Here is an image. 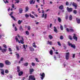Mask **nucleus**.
I'll return each instance as SVG.
<instances>
[{
  "label": "nucleus",
  "instance_id": "f257e3e1",
  "mask_svg": "<svg viewBox=\"0 0 80 80\" xmlns=\"http://www.w3.org/2000/svg\"><path fill=\"white\" fill-rule=\"evenodd\" d=\"M18 38H19L21 39L20 41L21 43L23 44V43H24V42H23L24 40H23V37L22 36H20L19 35H18Z\"/></svg>",
  "mask_w": 80,
  "mask_h": 80
},
{
  "label": "nucleus",
  "instance_id": "f03ea898",
  "mask_svg": "<svg viewBox=\"0 0 80 80\" xmlns=\"http://www.w3.org/2000/svg\"><path fill=\"white\" fill-rule=\"evenodd\" d=\"M68 43L69 46H71L72 48H74V49H75V48H76V46H75V44H72V43H70V42H68Z\"/></svg>",
  "mask_w": 80,
  "mask_h": 80
},
{
  "label": "nucleus",
  "instance_id": "7ed1b4c3",
  "mask_svg": "<svg viewBox=\"0 0 80 80\" xmlns=\"http://www.w3.org/2000/svg\"><path fill=\"white\" fill-rule=\"evenodd\" d=\"M40 76L41 80H43V78H45V73H40Z\"/></svg>",
  "mask_w": 80,
  "mask_h": 80
},
{
  "label": "nucleus",
  "instance_id": "20e7f679",
  "mask_svg": "<svg viewBox=\"0 0 80 80\" xmlns=\"http://www.w3.org/2000/svg\"><path fill=\"white\" fill-rule=\"evenodd\" d=\"M13 12H11V13L9 14V15L11 16V18L14 20V21H17V20H16V18L14 17L13 16H12V15H13Z\"/></svg>",
  "mask_w": 80,
  "mask_h": 80
},
{
  "label": "nucleus",
  "instance_id": "39448f33",
  "mask_svg": "<svg viewBox=\"0 0 80 80\" xmlns=\"http://www.w3.org/2000/svg\"><path fill=\"white\" fill-rule=\"evenodd\" d=\"M28 80H35V78L34 76L30 75L29 76Z\"/></svg>",
  "mask_w": 80,
  "mask_h": 80
},
{
  "label": "nucleus",
  "instance_id": "423d86ee",
  "mask_svg": "<svg viewBox=\"0 0 80 80\" xmlns=\"http://www.w3.org/2000/svg\"><path fill=\"white\" fill-rule=\"evenodd\" d=\"M1 71V75L2 76L4 75H5V72H4V70L2 68L0 69Z\"/></svg>",
  "mask_w": 80,
  "mask_h": 80
},
{
  "label": "nucleus",
  "instance_id": "0eeeda50",
  "mask_svg": "<svg viewBox=\"0 0 80 80\" xmlns=\"http://www.w3.org/2000/svg\"><path fill=\"white\" fill-rule=\"evenodd\" d=\"M69 52H67L66 53L65 58L66 60H68L69 59Z\"/></svg>",
  "mask_w": 80,
  "mask_h": 80
},
{
  "label": "nucleus",
  "instance_id": "6e6552de",
  "mask_svg": "<svg viewBox=\"0 0 80 80\" xmlns=\"http://www.w3.org/2000/svg\"><path fill=\"white\" fill-rule=\"evenodd\" d=\"M66 30L68 32H72L74 31V30L72 28L68 29V28H67L66 29Z\"/></svg>",
  "mask_w": 80,
  "mask_h": 80
},
{
  "label": "nucleus",
  "instance_id": "1a4fd4ad",
  "mask_svg": "<svg viewBox=\"0 0 80 80\" xmlns=\"http://www.w3.org/2000/svg\"><path fill=\"white\" fill-rule=\"evenodd\" d=\"M5 63L6 65H9L11 64V62H10L8 60L5 61Z\"/></svg>",
  "mask_w": 80,
  "mask_h": 80
},
{
  "label": "nucleus",
  "instance_id": "9d476101",
  "mask_svg": "<svg viewBox=\"0 0 80 80\" xmlns=\"http://www.w3.org/2000/svg\"><path fill=\"white\" fill-rule=\"evenodd\" d=\"M73 39H74V40H75V41H77L78 38H77V35H76V34H74Z\"/></svg>",
  "mask_w": 80,
  "mask_h": 80
},
{
  "label": "nucleus",
  "instance_id": "9b49d317",
  "mask_svg": "<svg viewBox=\"0 0 80 80\" xmlns=\"http://www.w3.org/2000/svg\"><path fill=\"white\" fill-rule=\"evenodd\" d=\"M67 10L68 11V12H69V13L70 12H72V8H69L68 7L67 8Z\"/></svg>",
  "mask_w": 80,
  "mask_h": 80
},
{
  "label": "nucleus",
  "instance_id": "f8f14e48",
  "mask_svg": "<svg viewBox=\"0 0 80 80\" xmlns=\"http://www.w3.org/2000/svg\"><path fill=\"white\" fill-rule=\"evenodd\" d=\"M47 43L48 45H52V44H53L52 41H50L49 40L47 41Z\"/></svg>",
  "mask_w": 80,
  "mask_h": 80
},
{
  "label": "nucleus",
  "instance_id": "ddd939ff",
  "mask_svg": "<svg viewBox=\"0 0 80 80\" xmlns=\"http://www.w3.org/2000/svg\"><path fill=\"white\" fill-rule=\"evenodd\" d=\"M72 5H73V7H74L75 8V9H77V4H76L74 2H73Z\"/></svg>",
  "mask_w": 80,
  "mask_h": 80
},
{
  "label": "nucleus",
  "instance_id": "4468645a",
  "mask_svg": "<svg viewBox=\"0 0 80 80\" xmlns=\"http://www.w3.org/2000/svg\"><path fill=\"white\" fill-rule=\"evenodd\" d=\"M34 71V69L33 68H31L29 69V72L31 74H32V72Z\"/></svg>",
  "mask_w": 80,
  "mask_h": 80
},
{
  "label": "nucleus",
  "instance_id": "2eb2a0df",
  "mask_svg": "<svg viewBox=\"0 0 80 80\" xmlns=\"http://www.w3.org/2000/svg\"><path fill=\"white\" fill-rule=\"evenodd\" d=\"M35 0H32L30 1V4H34L35 3Z\"/></svg>",
  "mask_w": 80,
  "mask_h": 80
},
{
  "label": "nucleus",
  "instance_id": "dca6fc26",
  "mask_svg": "<svg viewBox=\"0 0 80 80\" xmlns=\"http://www.w3.org/2000/svg\"><path fill=\"white\" fill-rule=\"evenodd\" d=\"M15 40H16L17 42H18L19 43H20V41L18 40V38H17V36H16Z\"/></svg>",
  "mask_w": 80,
  "mask_h": 80
},
{
  "label": "nucleus",
  "instance_id": "f3484780",
  "mask_svg": "<svg viewBox=\"0 0 80 80\" xmlns=\"http://www.w3.org/2000/svg\"><path fill=\"white\" fill-rule=\"evenodd\" d=\"M4 67V64L2 63H0V68H3Z\"/></svg>",
  "mask_w": 80,
  "mask_h": 80
},
{
  "label": "nucleus",
  "instance_id": "a211bd4d",
  "mask_svg": "<svg viewBox=\"0 0 80 80\" xmlns=\"http://www.w3.org/2000/svg\"><path fill=\"white\" fill-rule=\"evenodd\" d=\"M54 31L56 32V33H57V32H58V31H57V28H56L55 27H54Z\"/></svg>",
  "mask_w": 80,
  "mask_h": 80
},
{
  "label": "nucleus",
  "instance_id": "6ab92c4d",
  "mask_svg": "<svg viewBox=\"0 0 80 80\" xmlns=\"http://www.w3.org/2000/svg\"><path fill=\"white\" fill-rule=\"evenodd\" d=\"M76 20L77 21V22L79 24L80 23V19H78V18H76Z\"/></svg>",
  "mask_w": 80,
  "mask_h": 80
},
{
  "label": "nucleus",
  "instance_id": "aec40b11",
  "mask_svg": "<svg viewBox=\"0 0 80 80\" xmlns=\"http://www.w3.org/2000/svg\"><path fill=\"white\" fill-rule=\"evenodd\" d=\"M59 9H60V10H62V9H63V5H61L59 7Z\"/></svg>",
  "mask_w": 80,
  "mask_h": 80
},
{
  "label": "nucleus",
  "instance_id": "412c9836",
  "mask_svg": "<svg viewBox=\"0 0 80 80\" xmlns=\"http://www.w3.org/2000/svg\"><path fill=\"white\" fill-rule=\"evenodd\" d=\"M6 51H7V49H3L2 50V52L3 53L6 52Z\"/></svg>",
  "mask_w": 80,
  "mask_h": 80
},
{
  "label": "nucleus",
  "instance_id": "4be33fe9",
  "mask_svg": "<svg viewBox=\"0 0 80 80\" xmlns=\"http://www.w3.org/2000/svg\"><path fill=\"white\" fill-rule=\"evenodd\" d=\"M17 69L18 70L17 71V72H20V67L19 66H18L17 67Z\"/></svg>",
  "mask_w": 80,
  "mask_h": 80
},
{
  "label": "nucleus",
  "instance_id": "5701e85b",
  "mask_svg": "<svg viewBox=\"0 0 80 80\" xmlns=\"http://www.w3.org/2000/svg\"><path fill=\"white\" fill-rule=\"evenodd\" d=\"M30 50L31 51H32V52H33V51H34L35 50L33 48H32V47H30L29 48Z\"/></svg>",
  "mask_w": 80,
  "mask_h": 80
},
{
  "label": "nucleus",
  "instance_id": "b1692460",
  "mask_svg": "<svg viewBox=\"0 0 80 80\" xmlns=\"http://www.w3.org/2000/svg\"><path fill=\"white\" fill-rule=\"evenodd\" d=\"M48 38L50 39V40H52V39L53 38V37L51 35H49L48 36Z\"/></svg>",
  "mask_w": 80,
  "mask_h": 80
},
{
  "label": "nucleus",
  "instance_id": "393cba45",
  "mask_svg": "<svg viewBox=\"0 0 80 80\" xmlns=\"http://www.w3.org/2000/svg\"><path fill=\"white\" fill-rule=\"evenodd\" d=\"M16 55L17 58H20V55H19V53L16 54Z\"/></svg>",
  "mask_w": 80,
  "mask_h": 80
},
{
  "label": "nucleus",
  "instance_id": "a878e982",
  "mask_svg": "<svg viewBox=\"0 0 80 80\" xmlns=\"http://www.w3.org/2000/svg\"><path fill=\"white\" fill-rule=\"evenodd\" d=\"M23 74V72L21 71L19 72L18 73L19 76H21Z\"/></svg>",
  "mask_w": 80,
  "mask_h": 80
},
{
  "label": "nucleus",
  "instance_id": "bb28decb",
  "mask_svg": "<svg viewBox=\"0 0 80 80\" xmlns=\"http://www.w3.org/2000/svg\"><path fill=\"white\" fill-rule=\"evenodd\" d=\"M26 10L25 11V12H28V9H29V8H28V7H26Z\"/></svg>",
  "mask_w": 80,
  "mask_h": 80
},
{
  "label": "nucleus",
  "instance_id": "cd10ccee",
  "mask_svg": "<svg viewBox=\"0 0 80 80\" xmlns=\"http://www.w3.org/2000/svg\"><path fill=\"white\" fill-rule=\"evenodd\" d=\"M60 28L61 30H63V26H62V25L61 24H60Z\"/></svg>",
  "mask_w": 80,
  "mask_h": 80
},
{
  "label": "nucleus",
  "instance_id": "c85d7f7f",
  "mask_svg": "<svg viewBox=\"0 0 80 80\" xmlns=\"http://www.w3.org/2000/svg\"><path fill=\"white\" fill-rule=\"evenodd\" d=\"M22 12H23V10H22V8L19 9L20 13H22Z\"/></svg>",
  "mask_w": 80,
  "mask_h": 80
},
{
  "label": "nucleus",
  "instance_id": "c756f323",
  "mask_svg": "<svg viewBox=\"0 0 80 80\" xmlns=\"http://www.w3.org/2000/svg\"><path fill=\"white\" fill-rule=\"evenodd\" d=\"M26 34L27 35H30V33H29V32L28 31H26Z\"/></svg>",
  "mask_w": 80,
  "mask_h": 80
},
{
  "label": "nucleus",
  "instance_id": "7c9ffc66",
  "mask_svg": "<svg viewBox=\"0 0 80 80\" xmlns=\"http://www.w3.org/2000/svg\"><path fill=\"white\" fill-rule=\"evenodd\" d=\"M30 16L32 18H35V17L33 16V15H32L31 14H30Z\"/></svg>",
  "mask_w": 80,
  "mask_h": 80
},
{
  "label": "nucleus",
  "instance_id": "2f4dec72",
  "mask_svg": "<svg viewBox=\"0 0 80 80\" xmlns=\"http://www.w3.org/2000/svg\"><path fill=\"white\" fill-rule=\"evenodd\" d=\"M19 29L21 31H23V29L22 28V26H20Z\"/></svg>",
  "mask_w": 80,
  "mask_h": 80
},
{
  "label": "nucleus",
  "instance_id": "473e14b6",
  "mask_svg": "<svg viewBox=\"0 0 80 80\" xmlns=\"http://www.w3.org/2000/svg\"><path fill=\"white\" fill-rule=\"evenodd\" d=\"M22 22V20L20 21V20L18 21V23L19 24H21V23Z\"/></svg>",
  "mask_w": 80,
  "mask_h": 80
},
{
  "label": "nucleus",
  "instance_id": "72a5a7b5",
  "mask_svg": "<svg viewBox=\"0 0 80 80\" xmlns=\"http://www.w3.org/2000/svg\"><path fill=\"white\" fill-rule=\"evenodd\" d=\"M58 20L59 22H60L62 21V20H61V18H58Z\"/></svg>",
  "mask_w": 80,
  "mask_h": 80
},
{
  "label": "nucleus",
  "instance_id": "f704fd0d",
  "mask_svg": "<svg viewBox=\"0 0 80 80\" xmlns=\"http://www.w3.org/2000/svg\"><path fill=\"white\" fill-rule=\"evenodd\" d=\"M49 53H50V54L51 55H53V51H52V50H51L50 51Z\"/></svg>",
  "mask_w": 80,
  "mask_h": 80
},
{
  "label": "nucleus",
  "instance_id": "c9c22d12",
  "mask_svg": "<svg viewBox=\"0 0 80 80\" xmlns=\"http://www.w3.org/2000/svg\"><path fill=\"white\" fill-rule=\"evenodd\" d=\"M29 15H28L27 14H26L25 15V17H26V18H28V17H29Z\"/></svg>",
  "mask_w": 80,
  "mask_h": 80
},
{
  "label": "nucleus",
  "instance_id": "e433bc0d",
  "mask_svg": "<svg viewBox=\"0 0 80 80\" xmlns=\"http://www.w3.org/2000/svg\"><path fill=\"white\" fill-rule=\"evenodd\" d=\"M69 20H72V16L70 15L69 16Z\"/></svg>",
  "mask_w": 80,
  "mask_h": 80
},
{
  "label": "nucleus",
  "instance_id": "4c0bfd02",
  "mask_svg": "<svg viewBox=\"0 0 80 80\" xmlns=\"http://www.w3.org/2000/svg\"><path fill=\"white\" fill-rule=\"evenodd\" d=\"M73 13L74 14H76L77 13V10H74L73 11Z\"/></svg>",
  "mask_w": 80,
  "mask_h": 80
},
{
  "label": "nucleus",
  "instance_id": "58836bf2",
  "mask_svg": "<svg viewBox=\"0 0 80 80\" xmlns=\"http://www.w3.org/2000/svg\"><path fill=\"white\" fill-rule=\"evenodd\" d=\"M16 2H15V3H18L20 2V1L19 0H16Z\"/></svg>",
  "mask_w": 80,
  "mask_h": 80
},
{
  "label": "nucleus",
  "instance_id": "ea45409f",
  "mask_svg": "<svg viewBox=\"0 0 80 80\" xmlns=\"http://www.w3.org/2000/svg\"><path fill=\"white\" fill-rule=\"evenodd\" d=\"M3 2H4L5 3H8V1H7V0H6V2H5V0H3Z\"/></svg>",
  "mask_w": 80,
  "mask_h": 80
},
{
  "label": "nucleus",
  "instance_id": "a19ab883",
  "mask_svg": "<svg viewBox=\"0 0 80 80\" xmlns=\"http://www.w3.org/2000/svg\"><path fill=\"white\" fill-rule=\"evenodd\" d=\"M35 60L36 62H39V61L38 60V58H35Z\"/></svg>",
  "mask_w": 80,
  "mask_h": 80
},
{
  "label": "nucleus",
  "instance_id": "79ce46f5",
  "mask_svg": "<svg viewBox=\"0 0 80 80\" xmlns=\"http://www.w3.org/2000/svg\"><path fill=\"white\" fill-rule=\"evenodd\" d=\"M58 44L59 46H61V44L59 41L58 42Z\"/></svg>",
  "mask_w": 80,
  "mask_h": 80
},
{
  "label": "nucleus",
  "instance_id": "37998d69",
  "mask_svg": "<svg viewBox=\"0 0 80 80\" xmlns=\"http://www.w3.org/2000/svg\"><path fill=\"white\" fill-rule=\"evenodd\" d=\"M68 38H69L70 40H72V36H71L69 35L68 37Z\"/></svg>",
  "mask_w": 80,
  "mask_h": 80
},
{
  "label": "nucleus",
  "instance_id": "c03bdc74",
  "mask_svg": "<svg viewBox=\"0 0 80 80\" xmlns=\"http://www.w3.org/2000/svg\"><path fill=\"white\" fill-rule=\"evenodd\" d=\"M60 39L61 40H63V36H60Z\"/></svg>",
  "mask_w": 80,
  "mask_h": 80
},
{
  "label": "nucleus",
  "instance_id": "a18cd8bd",
  "mask_svg": "<svg viewBox=\"0 0 80 80\" xmlns=\"http://www.w3.org/2000/svg\"><path fill=\"white\" fill-rule=\"evenodd\" d=\"M28 65V62H26L24 64V66H26L27 67V66Z\"/></svg>",
  "mask_w": 80,
  "mask_h": 80
},
{
  "label": "nucleus",
  "instance_id": "49530a36",
  "mask_svg": "<svg viewBox=\"0 0 80 80\" xmlns=\"http://www.w3.org/2000/svg\"><path fill=\"white\" fill-rule=\"evenodd\" d=\"M3 47H4V48H7V45H6L5 44H3Z\"/></svg>",
  "mask_w": 80,
  "mask_h": 80
},
{
  "label": "nucleus",
  "instance_id": "de8ad7c7",
  "mask_svg": "<svg viewBox=\"0 0 80 80\" xmlns=\"http://www.w3.org/2000/svg\"><path fill=\"white\" fill-rule=\"evenodd\" d=\"M5 72L6 73H8V70H5Z\"/></svg>",
  "mask_w": 80,
  "mask_h": 80
},
{
  "label": "nucleus",
  "instance_id": "09e8293b",
  "mask_svg": "<svg viewBox=\"0 0 80 80\" xmlns=\"http://www.w3.org/2000/svg\"><path fill=\"white\" fill-rule=\"evenodd\" d=\"M54 58L55 60H57V57L55 55H54Z\"/></svg>",
  "mask_w": 80,
  "mask_h": 80
},
{
  "label": "nucleus",
  "instance_id": "8fccbe9b",
  "mask_svg": "<svg viewBox=\"0 0 80 80\" xmlns=\"http://www.w3.org/2000/svg\"><path fill=\"white\" fill-rule=\"evenodd\" d=\"M47 14H46L44 16V18L45 19L47 18Z\"/></svg>",
  "mask_w": 80,
  "mask_h": 80
},
{
  "label": "nucleus",
  "instance_id": "3c124183",
  "mask_svg": "<svg viewBox=\"0 0 80 80\" xmlns=\"http://www.w3.org/2000/svg\"><path fill=\"white\" fill-rule=\"evenodd\" d=\"M72 54V58H75V54Z\"/></svg>",
  "mask_w": 80,
  "mask_h": 80
},
{
  "label": "nucleus",
  "instance_id": "603ef678",
  "mask_svg": "<svg viewBox=\"0 0 80 80\" xmlns=\"http://www.w3.org/2000/svg\"><path fill=\"white\" fill-rule=\"evenodd\" d=\"M16 49L18 51L19 50V48H18V46H16Z\"/></svg>",
  "mask_w": 80,
  "mask_h": 80
},
{
  "label": "nucleus",
  "instance_id": "864d4df0",
  "mask_svg": "<svg viewBox=\"0 0 80 80\" xmlns=\"http://www.w3.org/2000/svg\"><path fill=\"white\" fill-rule=\"evenodd\" d=\"M12 7L13 8H14L15 7V5L13 4H12Z\"/></svg>",
  "mask_w": 80,
  "mask_h": 80
},
{
  "label": "nucleus",
  "instance_id": "5fc2aeb1",
  "mask_svg": "<svg viewBox=\"0 0 80 80\" xmlns=\"http://www.w3.org/2000/svg\"><path fill=\"white\" fill-rule=\"evenodd\" d=\"M32 66H33V67L35 66V63L33 62H32Z\"/></svg>",
  "mask_w": 80,
  "mask_h": 80
},
{
  "label": "nucleus",
  "instance_id": "6e6d98bb",
  "mask_svg": "<svg viewBox=\"0 0 80 80\" xmlns=\"http://www.w3.org/2000/svg\"><path fill=\"white\" fill-rule=\"evenodd\" d=\"M23 48L25 50H26V48H25V45L24 44L23 45Z\"/></svg>",
  "mask_w": 80,
  "mask_h": 80
},
{
  "label": "nucleus",
  "instance_id": "4d7b16f0",
  "mask_svg": "<svg viewBox=\"0 0 80 80\" xmlns=\"http://www.w3.org/2000/svg\"><path fill=\"white\" fill-rule=\"evenodd\" d=\"M31 28L30 26H28V30H30Z\"/></svg>",
  "mask_w": 80,
  "mask_h": 80
},
{
  "label": "nucleus",
  "instance_id": "13d9d810",
  "mask_svg": "<svg viewBox=\"0 0 80 80\" xmlns=\"http://www.w3.org/2000/svg\"><path fill=\"white\" fill-rule=\"evenodd\" d=\"M66 5H69V3H68V2H67L66 3Z\"/></svg>",
  "mask_w": 80,
  "mask_h": 80
},
{
  "label": "nucleus",
  "instance_id": "bf43d9fd",
  "mask_svg": "<svg viewBox=\"0 0 80 80\" xmlns=\"http://www.w3.org/2000/svg\"><path fill=\"white\" fill-rule=\"evenodd\" d=\"M9 52H12V49L10 48H9Z\"/></svg>",
  "mask_w": 80,
  "mask_h": 80
},
{
  "label": "nucleus",
  "instance_id": "052dcab7",
  "mask_svg": "<svg viewBox=\"0 0 80 80\" xmlns=\"http://www.w3.org/2000/svg\"><path fill=\"white\" fill-rule=\"evenodd\" d=\"M23 58H21L20 61H23Z\"/></svg>",
  "mask_w": 80,
  "mask_h": 80
},
{
  "label": "nucleus",
  "instance_id": "680f3d73",
  "mask_svg": "<svg viewBox=\"0 0 80 80\" xmlns=\"http://www.w3.org/2000/svg\"><path fill=\"white\" fill-rule=\"evenodd\" d=\"M14 30H15V31H17V27H15Z\"/></svg>",
  "mask_w": 80,
  "mask_h": 80
},
{
  "label": "nucleus",
  "instance_id": "e2e57ef3",
  "mask_svg": "<svg viewBox=\"0 0 80 80\" xmlns=\"http://www.w3.org/2000/svg\"><path fill=\"white\" fill-rule=\"evenodd\" d=\"M52 26V24L51 23L50 25V28H51Z\"/></svg>",
  "mask_w": 80,
  "mask_h": 80
},
{
  "label": "nucleus",
  "instance_id": "0e129e2a",
  "mask_svg": "<svg viewBox=\"0 0 80 80\" xmlns=\"http://www.w3.org/2000/svg\"><path fill=\"white\" fill-rule=\"evenodd\" d=\"M44 16H45V15L44 14H43L42 15V18H43Z\"/></svg>",
  "mask_w": 80,
  "mask_h": 80
},
{
  "label": "nucleus",
  "instance_id": "69168bd1",
  "mask_svg": "<svg viewBox=\"0 0 80 80\" xmlns=\"http://www.w3.org/2000/svg\"><path fill=\"white\" fill-rule=\"evenodd\" d=\"M33 47L34 48H37V46H36V45H33Z\"/></svg>",
  "mask_w": 80,
  "mask_h": 80
},
{
  "label": "nucleus",
  "instance_id": "338daca9",
  "mask_svg": "<svg viewBox=\"0 0 80 80\" xmlns=\"http://www.w3.org/2000/svg\"><path fill=\"white\" fill-rule=\"evenodd\" d=\"M35 45V43L34 42L32 44V47H33V45Z\"/></svg>",
  "mask_w": 80,
  "mask_h": 80
},
{
  "label": "nucleus",
  "instance_id": "774afa93",
  "mask_svg": "<svg viewBox=\"0 0 80 80\" xmlns=\"http://www.w3.org/2000/svg\"><path fill=\"white\" fill-rule=\"evenodd\" d=\"M63 65L64 67H65L66 66V64L65 63H64Z\"/></svg>",
  "mask_w": 80,
  "mask_h": 80
}]
</instances>
